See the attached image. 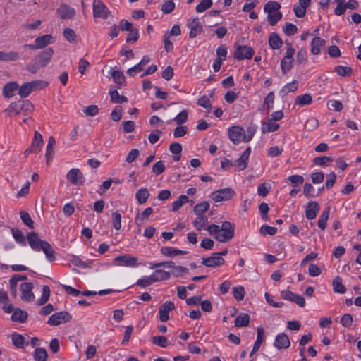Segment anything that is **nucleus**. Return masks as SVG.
I'll return each instance as SVG.
<instances>
[{
    "mask_svg": "<svg viewBox=\"0 0 361 361\" xmlns=\"http://www.w3.org/2000/svg\"><path fill=\"white\" fill-rule=\"evenodd\" d=\"M271 190V185L267 183H263L259 185L257 192L259 196L265 197L268 195Z\"/></svg>",
    "mask_w": 361,
    "mask_h": 361,
    "instance_id": "nucleus-58",
    "label": "nucleus"
},
{
    "mask_svg": "<svg viewBox=\"0 0 361 361\" xmlns=\"http://www.w3.org/2000/svg\"><path fill=\"white\" fill-rule=\"evenodd\" d=\"M330 208L328 207L322 212L319 218L317 225L322 230H324L329 216Z\"/></svg>",
    "mask_w": 361,
    "mask_h": 361,
    "instance_id": "nucleus-41",
    "label": "nucleus"
},
{
    "mask_svg": "<svg viewBox=\"0 0 361 361\" xmlns=\"http://www.w3.org/2000/svg\"><path fill=\"white\" fill-rule=\"evenodd\" d=\"M111 76L114 81L118 85H122L125 84L126 78L121 71L118 70H114L111 72Z\"/></svg>",
    "mask_w": 361,
    "mask_h": 361,
    "instance_id": "nucleus-46",
    "label": "nucleus"
},
{
    "mask_svg": "<svg viewBox=\"0 0 361 361\" xmlns=\"http://www.w3.org/2000/svg\"><path fill=\"white\" fill-rule=\"evenodd\" d=\"M12 235L14 239L20 244L26 245V240L23 232L18 228H12Z\"/></svg>",
    "mask_w": 361,
    "mask_h": 361,
    "instance_id": "nucleus-49",
    "label": "nucleus"
},
{
    "mask_svg": "<svg viewBox=\"0 0 361 361\" xmlns=\"http://www.w3.org/2000/svg\"><path fill=\"white\" fill-rule=\"evenodd\" d=\"M243 134L244 129L239 126H232L228 130L229 138L234 144H238L242 141Z\"/></svg>",
    "mask_w": 361,
    "mask_h": 361,
    "instance_id": "nucleus-17",
    "label": "nucleus"
},
{
    "mask_svg": "<svg viewBox=\"0 0 361 361\" xmlns=\"http://www.w3.org/2000/svg\"><path fill=\"white\" fill-rule=\"evenodd\" d=\"M24 108H26V109H32L33 106L29 101L13 102L10 104V106L5 110V111L9 116H11L13 114L15 115L19 114L20 111L24 109Z\"/></svg>",
    "mask_w": 361,
    "mask_h": 361,
    "instance_id": "nucleus-4",
    "label": "nucleus"
},
{
    "mask_svg": "<svg viewBox=\"0 0 361 361\" xmlns=\"http://www.w3.org/2000/svg\"><path fill=\"white\" fill-rule=\"evenodd\" d=\"M280 8H281V5L279 3H278L276 1H271L264 5V11L267 13H270L279 11Z\"/></svg>",
    "mask_w": 361,
    "mask_h": 361,
    "instance_id": "nucleus-47",
    "label": "nucleus"
},
{
    "mask_svg": "<svg viewBox=\"0 0 361 361\" xmlns=\"http://www.w3.org/2000/svg\"><path fill=\"white\" fill-rule=\"evenodd\" d=\"M20 218L27 226L30 228H34V221H32L30 215L25 211H20Z\"/></svg>",
    "mask_w": 361,
    "mask_h": 361,
    "instance_id": "nucleus-51",
    "label": "nucleus"
},
{
    "mask_svg": "<svg viewBox=\"0 0 361 361\" xmlns=\"http://www.w3.org/2000/svg\"><path fill=\"white\" fill-rule=\"evenodd\" d=\"M41 250L44 252L47 259L49 262H54L56 259V252L52 248L51 245L45 240L41 246Z\"/></svg>",
    "mask_w": 361,
    "mask_h": 361,
    "instance_id": "nucleus-24",
    "label": "nucleus"
},
{
    "mask_svg": "<svg viewBox=\"0 0 361 361\" xmlns=\"http://www.w3.org/2000/svg\"><path fill=\"white\" fill-rule=\"evenodd\" d=\"M189 202V198L185 195H181L178 199L172 204V210L177 212L184 204Z\"/></svg>",
    "mask_w": 361,
    "mask_h": 361,
    "instance_id": "nucleus-42",
    "label": "nucleus"
},
{
    "mask_svg": "<svg viewBox=\"0 0 361 361\" xmlns=\"http://www.w3.org/2000/svg\"><path fill=\"white\" fill-rule=\"evenodd\" d=\"M27 313L20 308H16L11 316V319L14 322L23 323L27 320Z\"/></svg>",
    "mask_w": 361,
    "mask_h": 361,
    "instance_id": "nucleus-30",
    "label": "nucleus"
},
{
    "mask_svg": "<svg viewBox=\"0 0 361 361\" xmlns=\"http://www.w3.org/2000/svg\"><path fill=\"white\" fill-rule=\"evenodd\" d=\"M109 14L108 8L101 0H94L93 2V16L94 18L106 19Z\"/></svg>",
    "mask_w": 361,
    "mask_h": 361,
    "instance_id": "nucleus-6",
    "label": "nucleus"
},
{
    "mask_svg": "<svg viewBox=\"0 0 361 361\" xmlns=\"http://www.w3.org/2000/svg\"><path fill=\"white\" fill-rule=\"evenodd\" d=\"M153 213V209L152 207L146 208L142 213H138L135 218V224L138 226H143L145 222L147 221L149 216H150Z\"/></svg>",
    "mask_w": 361,
    "mask_h": 361,
    "instance_id": "nucleus-21",
    "label": "nucleus"
},
{
    "mask_svg": "<svg viewBox=\"0 0 361 361\" xmlns=\"http://www.w3.org/2000/svg\"><path fill=\"white\" fill-rule=\"evenodd\" d=\"M332 286L334 288V290L336 293L343 294L345 293L346 291L345 287L342 283V279L338 276L334 278L332 281Z\"/></svg>",
    "mask_w": 361,
    "mask_h": 361,
    "instance_id": "nucleus-36",
    "label": "nucleus"
},
{
    "mask_svg": "<svg viewBox=\"0 0 361 361\" xmlns=\"http://www.w3.org/2000/svg\"><path fill=\"white\" fill-rule=\"evenodd\" d=\"M109 94L111 100L114 103H123L128 101L127 97L123 95H120L117 90L110 91Z\"/></svg>",
    "mask_w": 361,
    "mask_h": 361,
    "instance_id": "nucleus-48",
    "label": "nucleus"
},
{
    "mask_svg": "<svg viewBox=\"0 0 361 361\" xmlns=\"http://www.w3.org/2000/svg\"><path fill=\"white\" fill-rule=\"evenodd\" d=\"M41 250L44 252L47 259L49 262H54L56 259V252L52 248L51 245L45 240L41 246Z\"/></svg>",
    "mask_w": 361,
    "mask_h": 361,
    "instance_id": "nucleus-25",
    "label": "nucleus"
},
{
    "mask_svg": "<svg viewBox=\"0 0 361 361\" xmlns=\"http://www.w3.org/2000/svg\"><path fill=\"white\" fill-rule=\"evenodd\" d=\"M325 44V40L315 37L311 42V52L314 55H317L320 53V47Z\"/></svg>",
    "mask_w": 361,
    "mask_h": 361,
    "instance_id": "nucleus-29",
    "label": "nucleus"
},
{
    "mask_svg": "<svg viewBox=\"0 0 361 361\" xmlns=\"http://www.w3.org/2000/svg\"><path fill=\"white\" fill-rule=\"evenodd\" d=\"M160 252L162 255L169 257H172L178 255H186L188 253V252L186 250H181L172 247H162L160 250Z\"/></svg>",
    "mask_w": 361,
    "mask_h": 361,
    "instance_id": "nucleus-22",
    "label": "nucleus"
},
{
    "mask_svg": "<svg viewBox=\"0 0 361 361\" xmlns=\"http://www.w3.org/2000/svg\"><path fill=\"white\" fill-rule=\"evenodd\" d=\"M209 209V203L207 201L201 202L197 204L194 208L193 212L197 216L203 215Z\"/></svg>",
    "mask_w": 361,
    "mask_h": 361,
    "instance_id": "nucleus-37",
    "label": "nucleus"
},
{
    "mask_svg": "<svg viewBox=\"0 0 361 361\" xmlns=\"http://www.w3.org/2000/svg\"><path fill=\"white\" fill-rule=\"evenodd\" d=\"M251 153V148L247 147L242 155L235 161V165L239 167V170L242 171L247 168V161Z\"/></svg>",
    "mask_w": 361,
    "mask_h": 361,
    "instance_id": "nucleus-19",
    "label": "nucleus"
},
{
    "mask_svg": "<svg viewBox=\"0 0 361 361\" xmlns=\"http://www.w3.org/2000/svg\"><path fill=\"white\" fill-rule=\"evenodd\" d=\"M188 116V111L183 110L174 118V121H176V124L182 125L187 121Z\"/></svg>",
    "mask_w": 361,
    "mask_h": 361,
    "instance_id": "nucleus-61",
    "label": "nucleus"
},
{
    "mask_svg": "<svg viewBox=\"0 0 361 361\" xmlns=\"http://www.w3.org/2000/svg\"><path fill=\"white\" fill-rule=\"evenodd\" d=\"M149 197V192L146 188H142L135 193V198L140 204H145Z\"/></svg>",
    "mask_w": 361,
    "mask_h": 361,
    "instance_id": "nucleus-33",
    "label": "nucleus"
},
{
    "mask_svg": "<svg viewBox=\"0 0 361 361\" xmlns=\"http://www.w3.org/2000/svg\"><path fill=\"white\" fill-rule=\"evenodd\" d=\"M56 13L61 19H70L75 16V11L73 8L63 4L57 8Z\"/></svg>",
    "mask_w": 361,
    "mask_h": 361,
    "instance_id": "nucleus-16",
    "label": "nucleus"
},
{
    "mask_svg": "<svg viewBox=\"0 0 361 361\" xmlns=\"http://www.w3.org/2000/svg\"><path fill=\"white\" fill-rule=\"evenodd\" d=\"M33 285L32 283L25 282L20 284L21 299L25 302H31L35 299L32 292Z\"/></svg>",
    "mask_w": 361,
    "mask_h": 361,
    "instance_id": "nucleus-11",
    "label": "nucleus"
},
{
    "mask_svg": "<svg viewBox=\"0 0 361 361\" xmlns=\"http://www.w3.org/2000/svg\"><path fill=\"white\" fill-rule=\"evenodd\" d=\"M212 6V0H202V1L196 6V11L202 13L209 8Z\"/></svg>",
    "mask_w": 361,
    "mask_h": 361,
    "instance_id": "nucleus-60",
    "label": "nucleus"
},
{
    "mask_svg": "<svg viewBox=\"0 0 361 361\" xmlns=\"http://www.w3.org/2000/svg\"><path fill=\"white\" fill-rule=\"evenodd\" d=\"M56 143L55 139L54 137L50 136L48 139V143L46 147V159L47 161L49 162V161L52 157L54 150V147Z\"/></svg>",
    "mask_w": 361,
    "mask_h": 361,
    "instance_id": "nucleus-39",
    "label": "nucleus"
},
{
    "mask_svg": "<svg viewBox=\"0 0 361 361\" xmlns=\"http://www.w3.org/2000/svg\"><path fill=\"white\" fill-rule=\"evenodd\" d=\"M255 51L252 48L248 46H238L234 52V57L238 60L252 59Z\"/></svg>",
    "mask_w": 361,
    "mask_h": 361,
    "instance_id": "nucleus-9",
    "label": "nucleus"
},
{
    "mask_svg": "<svg viewBox=\"0 0 361 361\" xmlns=\"http://www.w3.org/2000/svg\"><path fill=\"white\" fill-rule=\"evenodd\" d=\"M47 353L45 349L38 348L35 350L34 358L36 361H47Z\"/></svg>",
    "mask_w": 361,
    "mask_h": 361,
    "instance_id": "nucleus-52",
    "label": "nucleus"
},
{
    "mask_svg": "<svg viewBox=\"0 0 361 361\" xmlns=\"http://www.w3.org/2000/svg\"><path fill=\"white\" fill-rule=\"evenodd\" d=\"M63 36L66 40L70 42H74L76 41V34L73 29L66 28L63 30Z\"/></svg>",
    "mask_w": 361,
    "mask_h": 361,
    "instance_id": "nucleus-62",
    "label": "nucleus"
},
{
    "mask_svg": "<svg viewBox=\"0 0 361 361\" xmlns=\"http://www.w3.org/2000/svg\"><path fill=\"white\" fill-rule=\"evenodd\" d=\"M202 263L207 267H219L225 263V259L217 254L213 253L207 257H202Z\"/></svg>",
    "mask_w": 361,
    "mask_h": 361,
    "instance_id": "nucleus-12",
    "label": "nucleus"
},
{
    "mask_svg": "<svg viewBox=\"0 0 361 361\" xmlns=\"http://www.w3.org/2000/svg\"><path fill=\"white\" fill-rule=\"evenodd\" d=\"M54 54V49L49 47L36 55L33 62L27 66L26 69L35 74L39 69L45 67L51 61Z\"/></svg>",
    "mask_w": 361,
    "mask_h": 361,
    "instance_id": "nucleus-1",
    "label": "nucleus"
},
{
    "mask_svg": "<svg viewBox=\"0 0 361 361\" xmlns=\"http://www.w3.org/2000/svg\"><path fill=\"white\" fill-rule=\"evenodd\" d=\"M269 44L273 49H278L281 47L283 42L276 32H271L269 37Z\"/></svg>",
    "mask_w": 361,
    "mask_h": 361,
    "instance_id": "nucleus-32",
    "label": "nucleus"
},
{
    "mask_svg": "<svg viewBox=\"0 0 361 361\" xmlns=\"http://www.w3.org/2000/svg\"><path fill=\"white\" fill-rule=\"evenodd\" d=\"M235 194V192L232 188H226L212 192L210 197L214 202H219L231 200Z\"/></svg>",
    "mask_w": 361,
    "mask_h": 361,
    "instance_id": "nucleus-3",
    "label": "nucleus"
},
{
    "mask_svg": "<svg viewBox=\"0 0 361 361\" xmlns=\"http://www.w3.org/2000/svg\"><path fill=\"white\" fill-rule=\"evenodd\" d=\"M332 161L333 159L331 157L326 156L317 157L313 159L314 164L319 166L328 165Z\"/></svg>",
    "mask_w": 361,
    "mask_h": 361,
    "instance_id": "nucleus-57",
    "label": "nucleus"
},
{
    "mask_svg": "<svg viewBox=\"0 0 361 361\" xmlns=\"http://www.w3.org/2000/svg\"><path fill=\"white\" fill-rule=\"evenodd\" d=\"M152 343L161 348H166L168 345L166 337L162 336H156L152 338Z\"/></svg>",
    "mask_w": 361,
    "mask_h": 361,
    "instance_id": "nucleus-59",
    "label": "nucleus"
},
{
    "mask_svg": "<svg viewBox=\"0 0 361 361\" xmlns=\"http://www.w3.org/2000/svg\"><path fill=\"white\" fill-rule=\"evenodd\" d=\"M290 345V341L288 336L285 333H280L276 335L274 346L278 350L287 349Z\"/></svg>",
    "mask_w": 361,
    "mask_h": 361,
    "instance_id": "nucleus-14",
    "label": "nucleus"
},
{
    "mask_svg": "<svg viewBox=\"0 0 361 361\" xmlns=\"http://www.w3.org/2000/svg\"><path fill=\"white\" fill-rule=\"evenodd\" d=\"M312 102V97L309 94L298 95L295 97V104L299 106L310 105Z\"/></svg>",
    "mask_w": 361,
    "mask_h": 361,
    "instance_id": "nucleus-31",
    "label": "nucleus"
},
{
    "mask_svg": "<svg viewBox=\"0 0 361 361\" xmlns=\"http://www.w3.org/2000/svg\"><path fill=\"white\" fill-rule=\"evenodd\" d=\"M172 271L171 273V276L172 275L174 277L181 276L184 274L188 273V269L183 267V266H176L172 267Z\"/></svg>",
    "mask_w": 361,
    "mask_h": 361,
    "instance_id": "nucleus-53",
    "label": "nucleus"
},
{
    "mask_svg": "<svg viewBox=\"0 0 361 361\" xmlns=\"http://www.w3.org/2000/svg\"><path fill=\"white\" fill-rule=\"evenodd\" d=\"M234 226L230 221H225L221 224L219 233L215 235V239L221 243L229 242L234 236Z\"/></svg>",
    "mask_w": 361,
    "mask_h": 361,
    "instance_id": "nucleus-2",
    "label": "nucleus"
},
{
    "mask_svg": "<svg viewBox=\"0 0 361 361\" xmlns=\"http://www.w3.org/2000/svg\"><path fill=\"white\" fill-rule=\"evenodd\" d=\"M298 89V81L293 80L292 82L284 85L280 91V93L285 96L290 92H293Z\"/></svg>",
    "mask_w": 361,
    "mask_h": 361,
    "instance_id": "nucleus-43",
    "label": "nucleus"
},
{
    "mask_svg": "<svg viewBox=\"0 0 361 361\" xmlns=\"http://www.w3.org/2000/svg\"><path fill=\"white\" fill-rule=\"evenodd\" d=\"M279 125L273 122L272 119H269L267 122H264L262 125V132H274L278 130Z\"/></svg>",
    "mask_w": 361,
    "mask_h": 361,
    "instance_id": "nucleus-38",
    "label": "nucleus"
},
{
    "mask_svg": "<svg viewBox=\"0 0 361 361\" xmlns=\"http://www.w3.org/2000/svg\"><path fill=\"white\" fill-rule=\"evenodd\" d=\"M154 282L168 280L171 277V273L162 269H156L152 274Z\"/></svg>",
    "mask_w": 361,
    "mask_h": 361,
    "instance_id": "nucleus-28",
    "label": "nucleus"
},
{
    "mask_svg": "<svg viewBox=\"0 0 361 361\" xmlns=\"http://www.w3.org/2000/svg\"><path fill=\"white\" fill-rule=\"evenodd\" d=\"M51 35H44L37 37L35 40V42L36 43L38 49H43L47 45L51 43Z\"/></svg>",
    "mask_w": 361,
    "mask_h": 361,
    "instance_id": "nucleus-34",
    "label": "nucleus"
},
{
    "mask_svg": "<svg viewBox=\"0 0 361 361\" xmlns=\"http://www.w3.org/2000/svg\"><path fill=\"white\" fill-rule=\"evenodd\" d=\"M27 240L31 248L35 251L41 250V246L45 242L39 238L38 233L36 232L28 233Z\"/></svg>",
    "mask_w": 361,
    "mask_h": 361,
    "instance_id": "nucleus-15",
    "label": "nucleus"
},
{
    "mask_svg": "<svg viewBox=\"0 0 361 361\" xmlns=\"http://www.w3.org/2000/svg\"><path fill=\"white\" fill-rule=\"evenodd\" d=\"M282 18V13L280 11L267 13V19L271 25H274Z\"/></svg>",
    "mask_w": 361,
    "mask_h": 361,
    "instance_id": "nucleus-55",
    "label": "nucleus"
},
{
    "mask_svg": "<svg viewBox=\"0 0 361 361\" xmlns=\"http://www.w3.org/2000/svg\"><path fill=\"white\" fill-rule=\"evenodd\" d=\"M29 84L30 85L32 92H34L46 87L49 83L44 80H37L30 82Z\"/></svg>",
    "mask_w": 361,
    "mask_h": 361,
    "instance_id": "nucleus-50",
    "label": "nucleus"
},
{
    "mask_svg": "<svg viewBox=\"0 0 361 361\" xmlns=\"http://www.w3.org/2000/svg\"><path fill=\"white\" fill-rule=\"evenodd\" d=\"M32 92L29 82L23 83L18 89V94L22 97H27Z\"/></svg>",
    "mask_w": 361,
    "mask_h": 361,
    "instance_id": "nucleus-54",
    "label": "nucleus"
},
{
    "mask_svg": "<svg viewBox=\"0 0 361 361\" xmlns=\"http://www.w3.org/2000/svg\"><path fill=\"white\" fill-rule=\"evenodd\" d=\"M12 343L18 348H23L25 344V338L23 335L14 333L12 334Z\"/></svg>",
    "mask_w": 361,
    "mask_h": 361,
    "instance_id": "nucleus-45",
    "label": "nucleus"
},
{
    "mask_svg": "<svg viewBox=\"0 0 361 361\" xmlns=\"http://www.w3.org/2000/svg\"><path fill=\"white\" fill-rule=\"evenodd\" d=\"M250 324V316L246 313H240L235 319L236 327H244Z\"/></svg>",
    "mask_w": 361,
    "mask_h": 361,
    "instance_id": "nucleus-35",
    "label": "nucleus"
},
{
    "mask_svg": "<svg viewBox=\"0 0 361 361\" xmlns=\"http://www.w3.org/2000/svg\"><path fill=\"white\" fill-rule=\"evenodd\" d=\"M67 180L74 185H82L85 178L82 173L79 169H71L66 174Z\"/></svg>",
    "mask_w": 361,
    "mask_h": 361,
    "instance_id": "nucleus-7",
    "label": "nucleus"
},
{
    "mask_svg": "<svg viewBox=\"0 0 361 361\" xmlns=\"http://www.w3.org/2000/svg\"><path fill=\"white\" fill-rule=\"evenodd\" d=\"M334 72L342 77H348L352 74L353 70L349 66H337L334 68Z\"/></svg>",
    "mask_w": 361,
    "mask_h": 361,
    "instance_id": "nucleus-44",
    "label": "nucleus"
},
{
    "mask_svg": "<svg viewBox=\"0 0 361 361\" xmlns=\"http://www.w3.org/2000/svg\"><path fill=\"white\" fill-rule=\"evenodd\" d=\"M319 210V205L317 202L310 201L305 210V216L308 219H314Z\"/></svg>",
    "mask_w": 361,
    "mask_h": 361,
    "instance_id": "nucleus-20",
    "label": "nucleus"
},
{
    "mask_svg": "<svg viewBox=\"0 0 361 361\" xmlns=\"http://www.w3.org/2000/svg\"><path fill=\"white\" fill-rule=\"evenodd\" d=\"M71 315L68 312L62 311L53 314L49 317L47 323L51 326H58L71 321Z\"/></svg>",
    "mask_w": 361,
    "mask_h": 361,
    "instance_id": "nucleus-5",
    "label": "nucleus"
},
{
    "mask_svg": "<svg viewBox=\"0 0 361 361\" xmlns=\"http://www.w3.org/2000/svg\"><path fill=\"white\" fill-rule=\"evenodd\" d=\"M264 331L262 326L257 327V340L254 343L252 350L250 354V356L252 357L260 348L262 342L264 341Z\"/></svg>",
    "mask_w": 361,
    "mask_h": 361,
    "instance_id": "nucleus-23",
    "label": "nucleus"
},
{
    "mask_svg": "<svg viewBox=\"0 0 361 361\" xmlns=\"http://www.w3.org/2000/svg\"><path fill=\"white\" fill-rule=\"evenodd\" d=\"M188 27L190 28L189 37L194 38L199 35L202 30V25L198 18L190 20L188 23Z\"/></svg>",
    "mask_w": 361,
    "mask_h": 361,
    "instance_id": "nucleus-18",
    "label": "nucleus"
},
{
    "mask_svg": "<svg viewBox=\"0 0 361 361\" xmlns=\"http://www.w3.org/2000/svg\"><path fill=\"white\" fill-rule=\"evenodd\" d=\"M281 295L283 299L293 302L300 307H304L305 305V298L302 295H298L292 291L288 290H282Z\"/></svg>",
    "mask_w": 361,
    "mask_h": 361,
    "instance_id": "nucleus-8",
    "label": "nucleus"
},
{
    "mask_svg": "<svg viewBox=\"0 0 361 361\" xmlns=\"http://www.w3.org/2000/svg\"><path fill=\"white\" fill-rule=\"evenodd\" d=\"M233 293L237 300L241 301L245 296V289L243 286L235 287L233 290Z\"/></svg>",
    "mask_w": 361,
    "mask_h": 361,
    "instance_id": "nucleus-64",
    "label": "nucleus"
},
{
    "mask_svg": "<svg viewBox=\"0 0 361 361\" xmlns=\"http://www.w3.org/2000/svg\"><path fill=\"white\" fill-rule=\"evenodd\" d=\"M175 309V305L171 301H167L159 307V319L166 322L169 319V312Z\"/></svg>",
    "mask_w": 361,
    "mask_h": 361,
    "instance_id": "nucleus-13",
    "label": "nucleus"
},
{
    "mask_svg": "<svg viewBox=\"0 0 361 361\" xmlns=\"http://www.w3.org/2000/svg\"><path fill=\"white\" fill-rule=\"evenodd\" d=\"M193 226L197 231H200L208 224V218L205 215H200L193 221Z\"/></svg>",
    "mask_w": 361,
    "mask_h": 361,
    "instance_id": "nucleus-40",
    "label": "nucleus"
},
{
    "mask_svg": "<svg viewBox=\"0 0 361 361\" xmlns=\"http://www.w3.org/2000/svg\"><path fill=\"white\" fill-rule=\"evenodd\" d=\"M19 85L16 82H9L6 83L3 88V95L6 98L13 96V92L18 90Z\"/></svg>",
    "mask_w": 361,
    "mask_h": 361,
    "instance_id": "nucleus-26",
    "label": "nucleus"
},
{
    "mask_svg": "<svg viewBox=\"0 0 361 361\" xmlns=\"http://www.w3.org/2000/svg\"><path fill=\"white\" fill-rule=\"evenodd\" d=\"M292 59L283 58L281 61V68L283 74H286L293 67Z\"/></svg>",
    "mask_w": 361,
    "mask_h": 361,
    "instance_id": "nucleus-56",
    "label": "nucleus"
},
{
    "mask_svg": "<svg viewBox=\"0 0 361 361\" xmlns=\"http://www.w3.org/2000/svg\"><path fill=\"white\" fill-rule=\"evenodd\" d=\"M43 143L42 135L38 131H36L30 146V147H33L34 153H39L41 151Z\"/></svg>",
    "mask_w": 361,
    "mask_h": 361,
    "instance_id": "nucleus-27",
    "label": "nucleus"
},
{
    "mask_svg": "<svg viewBox=\"0 0 361 361\" xmlns=\"http://www.w3.org/2000/svg\"><path fill=\"white\" fill-rule=\"evenodd\" d=\"M293 187H297L304 182V178L300 175H292L288 178Z\"/></svg>",
    "mask_w": 361,
    "mask_h": 361,
    "instance_id": "nucleus-63",
    "label": "nucleus"
},
{
    "mask_svg": "<svg viewBox=\"0 0 361 361\" xmlns=\"http://www.w3.org/2000/svg\"><path fill=\"white\" fill-rule=\"evenodd\" d=\"M114 262H117L118 265L126 266L128 267H137V258L130 255H119L114 258Z\"/></svg>",
    "mask_w": 361,
    "mask_h": 361,
    "instance_id": "nucleus-10",
    "label": "nucleus"
}]
</instances>
